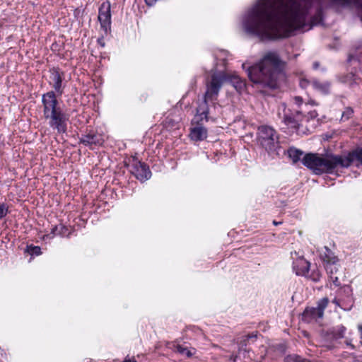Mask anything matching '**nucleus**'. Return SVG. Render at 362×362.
<instances>
[{
	"instance_id": "1",
	"label": "nucleus",
	"mask_w": 362,
	"mask_h": 362,
	"mask_svg": "<svg viewBox=\"0 0 362 362\" xmlns=\"http://www.w3.org/2000/svg\"><path fill=\"white\" fill-rule=\"evenodd\" d=\"M320 0H259L245 13V33L260 40L288 37L293 30H309L323 20Z\"/></svg>"
},
{
	"instance_id": "2",
	"label": "nucleus",
	"mask_w": 362,
	"mask_h": 362,
	"mask_svg": "<svg viewBox=\"0 0 362 362\" xmlns=\"http://www.w3.org/2000/svg\"><path fill=\"white\" fill-rule=\"evenodd\" d=\"M284 66L276 52H268L258 63L247 68V75L253 83L275 89L283 74Z\"/></svg>"
},
{
	"instance_id": "3",
	"label": "nucleus",
	"mask_w": 362,
	"mask_h": 362,
	"mask_svg": "<svg viewBox=\"0 0 362 362\" xmlns=\"http://www.w3.org/2000/svg\"><path fill=\"white\" fill-rule=\"evenodd\" d=\"M355 160L362 164V148L349 152L345 156L332 153L322 156L317 153H309L304 156L302 163L316 175H322L333 173L338 166L349 168Z\"/></svg>"
},
{
	"instance_id": "4",
	"label": "nucleus",
	"mask_w": 362,
	"mask_h": 362,
	"mask_svg": "<svg viewBox=\"0 0 362 362\" xmlns=\"http://www.w3.org/2000/svg\"><path fill=\"white\" fill-rule=\"evenodd\" d=\"M259 144L268 153H274L279 147V134L272 127L262 125L258 128Z\"/></svg>"
},
{
	"instance_id": "5",
	"label": "nucleus",
	"mask_w": 362,
	"mask_h": 362,
	"mask_svg": "<svg viewBox=\"0 0 362 362\" xmlns=\"http://www.w3.org/2000/svg\"><path fill=\"white\" fill-rule=\"evenodd\" d=\"M227 80V74L218 71L213 73L206 82L205 99H210L211 102L217 100L219 92L223 83Z\"/></svg>"
},
{
	"instance_id": "6",
	"label": "nucleus",
	"mask_w": 362,
	"mask_h": 362,
	"mask_svg": "<svg viewBox=\"0 0 362 362\" xmlns=\"http://www.w3.org/2000/svg\"><path fill=\"white\" fill-rule=\"evenodd\" d=\"M278 117L286 125L296 130L299 129L300 122L304 117L300 111L296 110L295 112H292L290 110H286L285 103H281L279 105Z\"/></svg>"
},
{
	"instance_id": "7",
	"label": "nucleus",
	"mask_w": 362,
	"mask_h": 362,
	"mask_svg": "<svg viewBox=\"0 0 362 362\" xmlns=\"http://www.w3.org/2000/svg\"><path fill=\"white\" fill-rule=\"evenodd\" d=\"M328 303V298L325 297L317 301V307H307L302 314V320L310 323L322 319L324 316V311L327 307Z\"/></svg>"
},
{
	"instance_id": "8",
	"label": "nucleus",
	"mask_w": 362,
	"mask_h": 362,
	"mask_svg": "<svg viewBox=\"0 0 362 362\" xmlns=\"http://www.w3.org/2000/svg\"><path fill=\"white\" fill-rule=\"evenodd\" d=\"M55 92L48 91L42 95V104L43 107V117L57 114L63 112L59 106Z\"/></svg>"
},
{
	"instance_id": "9",
	"label": "nucleus",
	"mask_w": 362,
	"mask_h": 362,
	"mask_svg": "<svg viewBox=\"0 0 362 362\" xmlns=\"http://www.w3.org/2000/svg\"><path fill=\"white\" fill-rule=\"evenodd\" d=\"M129 168L131 174L141 182L149 180L152 175L148 165L136 158L132 159V163L129 165Z\"/></svg>"
},
{
	"instance_id": "10",
	"label": "nucleus",
	"mask_w": 362,
	"mask_h": 362,
	"mask_svg": "<svg viewBox=\"0 0 362 362\" xmlns=\"http://www.w3.org/2000/svg\"><path fill=\"white\" fill-rule=\"evenodd\" d=\"M349 61L351 63H358L361 70V75L351 72L344 76V82L348 83L351 86L353 83H356L357 80L362 79V40L359 41L356 45L355 52L354 54L349 55Z\"/></svg>"
},
{
	"instance_id": "11",
	"label": "nucleus",
	"mask_w": 362,
	"mask_h": 362,
	"mask_svg": "<svg viewBox=\"0 0 362 362\" xmlns=\"http://www.w3.org/2000/svg\"><path fill=\"white\" fill-rule=\"evenodd\" d=\"M111 4L110 1L103 2L99 7L98 19L100 24V28L105 35L111 30Z\"/></svg>"
},
{
	"instance_id": "12",
	"label": "nucleus",
	"mask_w": 362,
	"mask_h": 362,
	"mask_svg": "<svg viewBox=\"0 0 362 362\" xmlns=\"http://www.w3.org/2000/svg\"><path fill=\"white\" fill-rule=\"evenodd\" d=\"M49 84L52 86L56 95L61 96L64 93L62 81L64 78V72L59 67H52L49 69Z\"/></svg>"
},
{
	"instance_id": "13",
	"label": "nucleus",
	"mask_w": 362,
	"mask_h": 362,
	"mask_svg": "<svg viewBox=\"0 0 362 362\" xmlns=\"http://www.w3.org/2000/svg\"><path fill=\"white\" fill-rule=\"evenodd\" d=\"M44 118L49 121V126L52 129H56L59 134H64L66 132V120L68 118L64 112L50 115L47 117H45Z\"/></svg>"
},
{
	"instance_id": "14",
	"label": "nucleus",
	"mask_w": 362,
	"mask_h": 362,
	"mask_svg": "<svg viewBox=\"0 0 362 362\" xmlns=\"http://www.w3.org/2000/svg\"><path fill=\"white\" fill-rule=\"evenodd\" d=\"M44 118L49 121V126L52 129H56L59 134H64L66 132V120L68 118L64 112L50 115L47 117H45Z\"/></svg>"
},
{
	"instance_id": "15",
	"label": "nucleus",
	"mask_w": 362,
	"mask_h": 362,
	"mask_svg": "<svg viewBox=\"0 0 362 362\" xmlns=\"http://www.w3.org/2000/svg\"><path fill=\"white\" fill-rule=\"evenodd\" d=\"M104 142L103 135L94 130H90L84 134H82L79 139V143L93 149V146H102Z\"/></svg>"
},
{
	"instance_id": "16",
	"label": "nucleus",
	"mask_w": 362,
	"mask_h": 362,
	"mask_svg": "<svg viewBox=\"0 0 362 362\" xmlns=\"http://www.w3.org/2000/svg\"><path fill=\"white\" fill-rule=\"evenodd\" d=\"M337 295L339 297L345 299L346 305L343 307L344 310H350L354 304V298L353 297V290L351 286L344 285L341 287L338 291Z\"/></svg>"
},
{
	"instance_id": "17",
	"label": "nucleus",
	"mask_w": 362,
	"mask_h": 362,
	"mask_svg": "<svg viewBox=\"0 0 362 362\" xmlns=\"http://www.w3.org/2000/svg\"><path fill=\"white\" fill-rule=\"evenodd\" d=\"M346 330V328L340 325L328 329L323 334L327 340H338L344 337Z\"/></svg>"
},
{
	"instance_id": "18",
	"label": "nucleus",
	"mask_w": 362,
	"mask_h": 362,
	"mask_svg": "<svg viewBox=\"0 0 362 362\" xmlns=\"http://www.w3.org/2000/svg\"><path fill=\"white\" fill-rule=\"evenodd\" d=\"M197 120V124L190 129L189 136L195 141H203L207 138V129Z\"/></svg>"
},
{
	"instance_id": "19",
	"label": "nucleus",
	"mask_w": 362,
	"mask_h": 362,
	"mask_svg": "<svg viewBox=\"0 0 362 362\" xmlns=\"http://www.w3.org/2000/svg\"><path fill=\"white\" fill-rule=\"evenodd\" d=\"M310 264L305 259L301 257L297 259L293 263V270L298 276H305L308 274Z\"/></svg>"
},
{
	"instance_id": "20",
	"label": "nucleus",
	"mask_w": 362,
	"mask_h": 362,
	"mask_svg": "<svg viewBox=\"0 0 362 362\" xmlns=\"http://www.w3.org/2000/svg\"><path fill=\"white\" fill-rule=\"evenodd\" d=\"M326 272L329 275V279L336 286H339L341 282L339 280L338 273H339V264L338 262L329 263L325 266Z\"/></svg>"
},
{
	"instance_id": "21",
	"label": "nucleus",
	"mask_w": 362,
	"mask_h": 362,
	"mask_svg": "<svg viewBox=\"0 0 362 362\" xmlns=\"http://www.w3.org/2000/svg\"><path fill=\"white\" fill-rule=\"evenodd\" d=\"M336 5L343 7L354 5L357 11V13L362 21V0H331Z\"/></svg>"
},
{
	"instance_id": "22",
	"label": "nucleus",
	"mask_w": 362,
	"mask_h": 362,
	"mask_svg": "<svg viewBox=\"0 0 362 362\" xmlns=\"http://www.w3.org/2000/svg\"><path fill=\"white\" fill-rule=\"evenodd\" d=\"M210 101V99H205V96L204 95L203 101L199 105L197 108V115L196 118H198L199 121H202L204 119L207 122L208 121V115L209 113V107L208 105V102Z\"/></svg>"
},
{
	"instance_id": "23",
	"label": "nucleus",
	"mask_w": 362,
	"mask_h": 362,
	"mask_svg": "<svg viewBox=\"0 0 362 362\" xmlns=\"http://www.w3.org/2000/svg\"><path fill=\"white\" fill-rule=\"evenodd\" d=\"M70 231L67 226H64L62 223H59L58 225H55L52 227L50 234L46 235L45 236L47 238H52L54 236L59 235L62 237H67L70 236Z\"/></svg>"
},
{
	"instance_id": "24",
	"label": "nucleus",
	"mask_w": 362,
	"mask_h": 362,
	"mask_svg": "<svg viewBox=\"0 0 362 362\" xmlns=\"http://www.w3.org/2000/svg\"><path fill=\"white\" fill-rule=\"evenodd\" d=\"M320 258L324 262L325 266L329 263L339 262V259L334 255V253L327 246H325L320 252Z\"/></svg>"
},
{
	"instance_id": "25",
	"label": "nucleus",
	"mask_w": 362,
	"mask_h": 362,
	"mask_svg": "<svg viewBox=\"0 0 362 362\" xmlns=\"http://www.w3.org/2000/svg\"><path fill=\"white\" fill-rule=\"evenodd\" d=\"M313 87L317 91L322 94H328L329 93L330 83L328 81L320 82L317 79H314L311 81Z\"/></svg>"
},
{
	"instance_id": "26",
	"label": "nucleus",
	"mask_w": 362,
	"mask_h": 362,
	"mask_svg": "<svg viewBox=\"0 0 362 362\" xmlns=\"http://www.w3.org/2000/svg\"><path fill=\"white\" fill-rule=\"evenodd\" d=\"M227 79L230 81L237 90H241L245 87V82L238 75H227Z\"/></svg>"
},
{
	"instance_id": "27",
	"label": "nucleus",
	"mask_w": 362,
	"mask_h": 362,
	"mask_svg": "<svg viewBox=\"0 0 362 362\" xmlns=\"http://www.w3.org/2000/svg\"><path fill=\"white\" fill-rule=\"evenodd\" d=\"M287 153L290 159L296 163L300 160V156L303 154V152L301 150L297 149L294 147H290L287 150Z\"/></svg>"
},
{
	"instance_id": "28",
	"label": "nucleus",
	"mask_w": 362,
	"mask_h": 362,
	"mask_svg": "<svg viewBox=\"0 0 362 362\" xmlns=\"http://www.w3.org/2000/svg\"><path fill=\"white\" fill-rule=\"evenodd\" d=\"M305 276L313 282H318L321 279L322 274L320 270L316 268L315 269L312 270L310 274H306Z\"/></svg>"
},
{
	"instance_id": "29",
	"label": "nucleus",
	"mask_w": 362,
	"mask_h": 362,
	"mask_svg": "<svg viewBox=\"0 0 362 362\" xmlns=\"http://www.w3.org/2000/svg\"><path fill=\"white\" fill-rule=\"evenodd\" d=\"M284 362H306L305 359L298 355H288L284 358Z\"/></svg>"
},
{
	"instance_id": "30",
	"label": "nucleus",
	"mask_w": 362,
	"mask_h": 362,
	"mask_svg": "<svg viewBox=\"0 0 362 362\" xmlns=\"http://www.w3.org/2000/svg\"><path fill=\"white\" fill-rule=\"evenodd\" d=\"M177 351L180 354L185 355L188 358H190L194 354V352L189 350L187 347H184L181 345H178L177 346Z\"/></svg>"
},
{
	"instance_id": "31",
	"label": "nucleus",
	"mask_w": 362,
	"mask_h": 362,
	"mask_svg": "<svg viewBox=\"0 0 362 362\" xmlns=\"http://www.w3.org/2000/svg\"><path fill=\"white\" fill-rule=\"evenodd\" d=\"M354 114V110L352 108L348 107H346L345 110L342 112L341 121L348 120L349 118L352 117Z\"/></svg>"
},
{
	"instance_id": "32",
	"label": "nucleus",
	"mask_w": 362,
	"mask_h": 362,
	"mask_svg": "<svg viewBox=\"0 0 362 362\" xmlns=\"http://www.w3.org/2000/svg\"><path fill=\"white\" fill-rule=\"evenodd\" d=\"M332 303L334 304H335L337 306L341 308V309H343V307L344 306H347L346 305V302L345 301V299L344 298H341V297H335L333 300H332Z\"/></svg>"
},
{
	"instance_id": "33",
	"label": "nucleus",
	"mask_w": 362,
	"mask_h": 362,
	"mask_svg": "<svg viewBox=\"0 0 362 362\" xmlns=\"http://www.w3.org/2000/svg\"><path fill=\"white\" fill-rule=\"evenodd\" d=\"M28 252L32 255H39L41 252V248L39 246H30L28 247Z\"/></svg>"
},
{
	"instance_id": "34",
	"label": "nucleus",
	"mask_w": 362,
	"mask_h": 362,
	"mask_svg": "<svg viewBox=\"0 0 362 362\" xmlns=\"http://www.w3.org/2000/svg\"><path fill=\"white\" fill-rule=\"evenodd\" d=\"M310 83H311V81H310L305 78H302L300 80V86L302 88H306L309 86Z\"/></svg>"
},
{
	"instance_id": "35",
	"label": "nucleus",
	"mask_w": 362,
	"mask_h": 362,
	"mask_svg": "<svg viewBox=\"0 0 362 362\" xmlns=\"http://www.w3.org/2000/svg\"><path fill=\"white\" fill-rule=\"evenodd\" d=\"M318 114L315 110L310 111L308 112V119H315L317 117Z\"/></svg>"
},
{
	"instance_id": "36",
	"label": "nucleus",
	"mask_w": 362,
	"mask_h": 362,
	"mask_svg": "<svg viewBox=\"0 0 362 362\" xmlns=\"http://www.w3.org/2000/svg\"><path fill=\"white\" fill-rule=\"evenodd\" d=\"M148 6H153L158 0H144Z\"/></svg>"
},
{
	"instance_id": "37",
	"label": "nucleus",
	"mask_w": 362,
	"mask_h": 362,
	"mask_svg": "<svg viewBox=\"0 0 362 362\" xmlns=\"http://www.w3.org/2000/svg\"><path fill=\"white\" fill-rule=\"evenodd\" d=\"M98 43L101 46V47H105V42H104V39H103V37H99L97 40Z\"/></svg>"
},
{
	"instance_id": "38",
	"label": "nucleus",
	"mask_w": 362,
	"mask_h": 362,
	"mask_svg": "<svg viewBox=\"0 0 362 362\" xmlns=\"http://www.w3.org/2000/svg\"><path fill=\"white\" fill-rule=\"evenodd\" d=\"M294 100H295L296 105H300L303 102L302 98L298 96L295 97Z\"/></svg>"
},
{
	"instance_id": "39",
	"label": "nucleus",
	"mask_w": 362,
	"mask_h": 362,
	"mask_svg": "<svg viewBox=\"0 0 362 362\" xmlns=\"http://www.w3.org/2000/svg\"><path fill=\"white\" fill-rule=\"evenodd\" d=\"M245 337L247 339H248V340L249 339H256L257 338V334H254V333H252V334H249L246 335Z\"/></svg>"
},
{
	"instance_id": "40",
	"label": "nucleus",
	"mask_w": 362,
	"mask_h": 362,
	"mask_svg": "<svg viewBox=\"0 0 362 362\" xmlns=\"http://www.w3.org/2000/svg\"><path fill=\"white\" fill-rule=\"evenodd\" d=\"M248 341V339L244 337L243 339L240 341V344L242 346L247 345V341Z\"/></svg>"
},
{
	"instance_id": "41",
	"label": "nucleus",
	"mask_w": 362,
	"mask_h": 362,
	"mask_svg": "<svg viewBox=\"0 0 362 362\" xmlns=\"http://www.w3.org/2000/svg\"><path fill=\"white\" fill-rule=\"evenodd\" d=\"M354 362H362V356L356 357L354 360Z\"/></svg>"
},
{
	"instance_id": "42",
	"label": "nucleus",
	"mask_w": 362,
	"mask_h": 362,
	"mask_svg": "<svg viewBox=\"0 0 362 362\" xmlns=\"http://www.w3.org/2000/svg\"><path fill=\"white\" fill-rule=\"evenodd\" d=\"M320 66V63L318 62H315L313 64V67L314 69H317Z\"/></svg>"
},
{
	"instance_id": "43",
	"label": "nucleus",
	"mask_w": 362,
	"mask_h": 362,
	"mask_svg": "<svg viewBox=\"0 0 362 362\" xmlns=\"http://www.w3.org/2000/svg\"><path fill=\"white\" fill-rule=\"evenodd\" d=\"M124 362H136V361L134 359V358H125Z\"/></svg>"
},
{
	"instance_id": "44",
	"label": "nucleus",
	"mask_w": 362,
	"mask_h": 362,
	"mask_svg": "<svg viewBox=\"0 0 362 362\" xmlns=\"http://www.w3.org/2000/svg\"><path fill=\"white\" fill-rule=\"evenodd\" d=\"M281 222H277V221H273V224H274V225H275V226H278V225H279V224H281Z\"/></svg>"
},
{
	"instance_id": "45",
	"label": "nucleus",
	"mask_w": 362,
	"mask_h": 362,
	"mask_svg": "<svg viewBox=\"0 0 362 362\" xmlns=\"http://www.w3.org/2000/svg\"><path fill=\"white\" fill-rule=\"evenodd\" d=\"M360 330H361V339L362 340V326L360 327Z\"/></svg>"
}]
</instances>
